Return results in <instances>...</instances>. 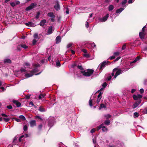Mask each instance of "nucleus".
I'll use <instances>...</instances> for the list:
<instances>
[{
    "label": "nucleus",
    "mask_w": 147,
    "mask_h": 147,
    "mask_svg": "<svg viewBox=\"0 0 147 147\" xmlns=\"http://www.w3.org/2000/svg\"><path fill=\"white\" fill-rule=\"evenodd\" d=\"M94 71V70L92 69H88L86 71H81V73L85 76H90L93 74Z\"/></svg>",
    "instance_id": "obj_1"
},
{
    "label": "nucleus",
    "mask_w": 147,
    "mask_h": 147,
    "mask_svg": "<svg viewBox=\"0 0 147 147\" xmlns=\"http://www.w3.org/2000/svg\"><path fill=\"white\" fill-rule=\"evenodd\" d=\"M115 71H116V73L114 77V78H115L118 75L123 72L122 69H118L117 68H115L113 69V72Z\"/></svg>",
    "instance_id": "obj_2"
},
{
    "label": "nucleus",
    "mask_w": 147,
    "mask_h": 147,
    "mask_svg": "<svg viewBox=\"0 0 147 147\" xmlns=\"http://www.w3.org/2000/svg\"><path fill=\"white\" fill-rule=\"evenodd\" d=\"M142 96L140 94H138L137 95H134L133 96V98L135 100H141V99L142 98Z\"/></svg>",
    "instance_id": "obj_3"
},
{
    "label": "nucleus",
    "mask_w": 147,
    "mask_h": 147,
    "mask_svg": "<svg viewBox=\"0 0 147 147\" xmlns=\"http://www.w3.org/2000/svg\"><path fill=\"white\" fill-rule=\"evenodd\" d=\"M35 5L36 4L34 3H32L30 5H29L28 7L26 8V10L27 11H28L32 9L34 7Z\"/></svg>",
    "instance_id": "obj_4"
},
{
    "label": "nucleus",
    "mask_w": 147,
    "mask_h": 147,
    "mask_svg": "<svg viewBox=\"0 0 147 147\" xmlns=\"http://www.w3.org/2000/svg\"><path fill=\"white\" fill-rule=\"evenodd\" d=\"M141 101V100H138L136 102L132 105L133 108L134 109L137 107L139 104L140 103Z\"/></svg>",
    "instance_id": "obj_5"
},
{
    "label": "nucleus",
    "mask_w": 147,
    "mask_h": 147,
    "mask_svg": "<svg viewBox=\"0 0 147 147\" xmlns=\"http://www.w3.org/2000/svg\"><path fill=\"white\" fill-rule=\"evenodd\" d=\"M108 62L105 61H104L101 63L99 65V66L100 67V69H102L105 66V65L107 64Z\"/></svg>",
    "instance_id": "obj_6"
},
{
    "label": "nucleus",
    "mask_w": 147,
    "mask_h": 147,
    "mask_svg": "<svg viewBox=\"0 0 147 147\" xmlns=\"http://www.w3.org/2000/svg\"><path fill=\"white\" fill-rule=\"evenodd\" d=\"M109 16V14H107L105 16H104L102 18L100 19V21L101 22H105L107 20Z\"/></svg>",
    "instance_id": "obj_7"
},
{
    "label": "nucleus",
    "mask_w": 147,
    "mask_h": 147,
    "mask_svg": "<svg viewBox=\"0 0 147 147\" xmlns=\"http://www.w3.org/2000/svg\"><path fill=\"white\" fill-rule=\"evenodd\" d=\"M53 32V27L51 26L49 27L48 30L47 31V33L48 34H51Z\"/></svg>",
    "instance_id": "obj_8"
},
{
    "label": "nucleus",
    "mask_w": 147,
    "mask_h": 147,
    "mask_svg": "<svg viewBox=\"0 0 147 147\" xmlns=\"http://www.w3.org/2000/svg\"><path fill=\"white\" fill-rule=\"evenodd\" d=\"M147 34V32H140L139 33V36L141 39L144 38V36Z\"/></svg>",
    "instance_id": "obj_9"
},
{
    "label": "nucleus",
    "mask_w": 147,
    "mask_h": 147,
    "mask_svg": "<svg viewBox=\"0 0 147 147\" xmlns=\"http://www.w3.org/2000/svg\"><path fill=\"white\" fill-rule=\"evenodd\" d=\"M13 103L16 105L17 107H19L21 105V103L18 100H13Z\"/></svg>",
    "instance_id": "obj_10"
},
{
    "label": "nucleus",
    "mask_w": 147,
    "mask_h": 147,
    "mask_svg": "<svg viewBox=\"0 0 147 147\" xmlns=\"http://www.w3.org/2000/svg\"><path fill=\"white\" fill-rule=\"evenodd\" d=\"M30 125L31 127H33L36 125V122L35 120L31 121L30 122Z\"/></svg>",
    "instance_id": "obj_11"
},
{
    "label": "nucleus",
    "mask_w": 147,
    "mask_h": 147,
    "mask_svg": "<svg viewBox=\"0 0 147 147\" xmlns=\"http://www.w3.org/2000/svg\"><path fill=\"white\" fill-rule=\"evenodd\" d=\"M61 40V37L60 36H58L55 39V42L57 44L59 43Z\"/></svg>",
    "instance_id": "obj_12"
},
{
    "label": "nucleus",
    "mask_w": 147,
    "mask_h": 147,
    "mask_svg": "<svg viewBox=\"0 0 147 147\" xmlns=\"http://www.w3.org/2000/svg\"><path fill=\"white\" fill-rule=\"evenodd\" d=\"M25 25L27 26H34V23L30 22H29L28 23H26Z\"/></svg>",
    "instance_id": "obj_13"
},
{
    "label": "nucleus",
    "mask_w": 147,
    "mask_h": 147,
    "mask_svg": "<svg viewBox=\"0 0 147 147\" xmlns=\"http://www.w3.org/2000/svg\"><path fill=\"white\" fill-rule=\"evenodd\" d=\"M20 2L19 1H17L15 2H11L10 3L11 5L13 7H14L16 5L19 4Z\"/></svg>",
    "instance_id": "obj_14"
},
{
    "label": "nucleus",
    "mask_w": 147,
    "mask_h": 147,
    "mask_svg": "<svg viewBox=\"0 0 147 147\" xmlns=\"http://www.w3.org/2000/svg\"><path fill=\"white\" fill-rule=\"evenodd\" d=\"M46 22V21L44 19L42 20L41 21V22L40 23V26H44Z\"/></svg>",
    "instance_id": "obj_15"
},
{
    "label": "nucleus",
    "mask_w": 147,
    "mask_h": 147,
    "mask_svg": "<svg viewBox=\"0 0 147 147\" xmlns=\"http://www.w3.org/2000/svg\"><path fill=\"white\" fill-rule=\"evenodd\" d=\"M34 75V73H31V71L30 72L29 74H26L25 75V76L26 78H29L32 76Z\"/></svg>",
    "instance_id": "obj_16"
},
{
    "label": "nucleus",
    "mask_w": 147,
    "mask_h": 147,
    "mask_svg": "<svg viewBox=\"0 0 147 147\" xmlns=\"http://www.w3.org/2000/svg\"><path fill=\"white\" fill-rule=\"evenodd\" d=\"M54 7L57 10H58L60 9V6L58 3H57L54 6Z\"/></svg>",
    "instance_id": "obj_17"
},
{
    "label": "nucleus",
    "mask_w": 147,
    "mask_h": 147,
    "mask_svg": "<svg viewBox=\"0 0 147 147\" xmlns=\"http://www.w3.org/2000/svg\"><path fill=\"white\" fill-rule=\"evenodd\" d=\"M48 15L49 16L53 18H54L55 17V16L54 15L53 13L49 12L48 14Z\"/></svg>",
    "instance_id": "obj_18"
},
{
    "label": "nucleus",
    "mask_w": 147,
    "mask_h": 147,
    "mask_svg": "<svg viewBox=\"0 0 147 147\" xmlns=\"http://www.w3.org/2000/svg\"><path fill=\"white\" fill-rule=\"evenodd\" d=\"M104 116L106 119H108L109 118L111 117V115L110 114H107L104 115Z\"/></svg>",
    "instance_id": "obj_19"
},
{
    "label": "nucleus",
    "mask_w": 147,
    "mask_h": 147,
    "mask_svg": "<svg viewBox=\"0 0 147 147\" xmlns=\"http://www.w3.org/2000/svg\"><path fill=\"white\" fill-rule=\"evenodd\" d=\"M33 37L34 39H37V40H38L39 39L38 34L37 33L34 34V35Z\"/></svg>",
    "instance_id": "obj_20"
},
{
    "label": "nucleus",
    "mask_w": 147,
    "mask_h": 147,
    "mask_svg": "<svg viewBox=\"0 0 147 147\" xmlns=\"http://www.w3.org/2000/svg\"><path fill=\"white\" fill-rule=\"evenodd\" d=\"M124 10L123 8H120V9H117L116 11V13H121L122 11Z\"/></svg>",
    "instance_id": "obj_21"
},
{
    "label": "nucleus",
    "mask_w": 147,
    "mask_h": 147,
    "mask_svg": "<svg viewBox=\"0 0 147 147\" xmlns=\"http://www.w3.org/2000/svg\"><path fill=\"white\" fill-rule=\"evenodd\" d=\"M114 8V7L113 5H110L109 7L108 10L109 11H111Z\"/></svg>",
    "instance_id": "obj_22"
},
{
    "label": "nucleus",
    "mask_w": 147,
    "mask_h": 147,
    "mask_svg": "<svg viewBox=\"0 0 147 147\" xmlns=\"http://www.w3.org/2000/svg\"><path fill=\"white\" fill-rule=\"evenodd\" d=\"M110 120L109 119H106L105 122V125H109L110 124Z\"/></svg>",
    "instance_id": "obj_23"
},
{
    "label": "nucleus",
    "mask_w": 147,
    "mask_h": 147,
    "mask_svg": "<svg viewBox=\"0 0 147 147\" xmlns=\"http://www.w3.org/2000/svg\"><path fill=\"white\" fill-rule=\"evenodd\" d=\"M38 110L39 111L42 112H44L45 111V109L42 107H39Z\"/></svg>",
    "instance_id": "obj_24"
},
{
    "label": "nucleus",
    "mask_w": 147,
    "mask_h": 147,
    "mask_svg": "<svg viewBox=\"0 0 147 147\" xmlns=\"http://www.w3.org/2000/svg\"><path fill=\"white\" fill-rule=\"evenodd\" d=\"M102 130L103 131H107V129L106 128L104 125H102Z\"/></svg>",
    "instance_id": "obj_25"
},
{
    "label": "nucleus",
    "mask_w": 147,
    "mask_h": 147,
    "mask_svg": "<svg viewBox=\"0 0 147 147\" xmlns=\"http://www.w3.org/2000/svg\"><path fill=\"white\" fill-rule=\"evenodd\" d=\"M4 62L5 63H11V60L9 59H5L4 61Z\"/></svg>",
    "instance_id": "obj_26"
},
{
    "label": "nucleus",
    "mask_w": 147,
    "mask_h": 147,
    "mask_svg": "<svg viewBox=\"0 0 147 147\" xmlns=\"http://www.w3.org/2000/svg\"><path fill=\"white\" fill-rule=\"evenodd\" d=\"M106 107V106L103 104H100V107L99 108V109L100 110L102 108H105Z\"/></svg>",
    "instance_id": "obj_27"
},
{
    "label": "nucleus",
    "mask_w": 147,
    "mask_h": 147,
    "mask_svg": "<svg viewBox=\"0 0 147 147\" xmlns=\"http://www.w3.org/2000/svg\"><path fill=\"white\" fill-rule=\"evenodd\" d=\"M38 71V69L37 68H35L32 70L31 71L32 73H34V74H35V73Z\"/></svg>",
    "instance_id": "obj_28"
},
{
    "label": "nucleus",
    "mask_w": 147,
    "mask_h": 147,
    "mask_svg": "<svg viewBox=\"0 0 147 147\" xmlns=\"http://www.w3.org/2000/svg\"><path fill=\"white\" fill-rule=\"evenodd\" d=\"M120 53L119 52H115L113 54V55L115 57L116 56H118L119 55Z\"/></svg>",
    "instance_id": "obj_29"
},
{
    "label": "nucleus",
    "mask_w": 147,
    "mask_h": 147,
    "mask_svg": "<svg viewBox=\"0 0 147 147\" xmlns=\"http://www.w3.org/2000/svg\"><path fill=\"white\" fill-rule=\"evenodd\" d=\"M21 47H22L24 49H27L28 47L26 45H25V44L21 45Z\"/></svg>",
    "instance_id": "obj_30"
},
{
    "label": "nucleus",
    "mask_w": 147,
    "mask_h": 147,
    "mask_svg": "<svg viewBox=\"0 0 147 147\" xmlns=\"http://www.w3.org/2000/svg\"><path fill=\"white\" fill-rule=\"evenodd\" d=\"M103 125H104V124L103 123H102V124H101L99 126H98L97 127V130H99L101 128H102Z\"/></svg>",
    "instance_id": "obj_31"
},
{
    "label": "nucleus",
    "mask_w": 147,
    "mask_h": 147,
    "mask_svg": "<svg viewBox=\"0 0 147 147\" xmlns=\"http://www.w3.org/2000/svg\"><path fill=\"white\" fill-rule=\"evenodd\" d=\"M19 117L20 119H22L23 121H24L26 119L25 117L23 115H20Z\"/></svg>",
    "instance_id": "obj_32"
},
{
    "label": "nucleus",
    "mask_w": 147,
    "mask_h": 147,
    "mask_svg": "<svg viewBox=\"0 0 147 147\" xmlns=\"http://www.w3.org/2000/svg\"><path fill=\"white\" fill-rule=\"evenodd\" d=\"M24 137V135H22V136H20V137L19 138V141L20 142H21L23 140V139L22 138H23Z\"/></svg>",
    "instance_id": "obj_33"
},
{
    "label": "nucleus",
    "mask_w": 147,
    "mask_h": 147,
    "mask_svg": "<svg viewBox=\"0 0 147 147\" xmlns=\"http://www.w3.org/2000/svg\"><path fill=\"white\" fill-rule=\"evenodd\" d=\"M134 115L135 117H134V118L137 117H138L139 116V113H138L137 112H135Z\"/></svg>",
    "instance_id": "obj_34"
},
{
    "label": "nucleus",
    "mask_w": 147,
    "mask_h": 147,
    "mask_svg": "<svg viewBox=\"0 0 147 147\" xmlns=\"http://www.w3.org/2000/svg\"><path fill=\"white\" fill-rule=\"evenodd\" d=\"M57 66L59 67L61 66V64L59 60L57 61L56 62Z\"/></svg>",
    "instance_id": "obj_35"
},
{
    "label": "nucleus",
    "mask_w": 147,
    "mask_h": 147,
    "mask_svg": "<svg viewBox=\"0 0 147 147\" xmlns=\"http://www.w3.org/2000/svg\"><path fill=\"white\" fill-rule=\"evenodd\" d=\"M24 65L25 67H30V65L28 63H25Z\"/></svg>",
    "instance_id": "obj_36"
},
{
    "label": "nucleus",
    "mask_w": 147,
    "mask_h": 147,
    "mask_svg": "<svg viewBox=\"0 0 147 147\" xmlns=\"http://www.w3.org/2000/svg\"><path fill=\"white\" fill-rule=\"evenodd\" d=\"M40 14V13L39 12H37V14L35 16L36 19H38V18Z\"/></svg>",
    "instance_id": "obj_37"
},
{
    "label": "nucleus",
    "mask_w": 147,
    "mask_h": 147,
    "mask_svg": "<svg viewBox=\"0 0 147 147\" xmlns=\"http://www.w3.org/2000/svg\"><path fill=\"white\" fill-rule=\"evenodd\" d=\"M33 66L34 67H37L40 66V65L39 64H35L33 65Z\"/></svg>",
    "instance_id": "obj_38"
},
{
    "label": "nucleus",
    "mask_w": 147,
    "mask_h": 147,
    "mask_svg": "<svg viewBox=\"0 0 147 147\" xmlns=\"http://www.w3.org/2000/svg\"><path fill=\"white\" fill-rule=\"evenodd\" d=\"M45 95L43 94H40L39 96V99H41L42 98L44 97Z\"/></svg>",
    "instance_id": "obj_39"
},
{
    "label": "nucleus",
    "mask_w": 147,
    "mask_h": 147,
    "mask_svg": "<svg viewBox=\"0 0 147 147\" xmlns=\"http://www.w3.org/2000/svg\"><path fill=\"white\" fill-rule=\"evenodd\" d=\"M89 104L90 107H92V100L91 99H90L89 101Z\"/></svg>",
    "instance_id": "obj_40"
},
{
    "label": "nucleus",
    "mask_w": 147,
    "mask_h": 147,
    "mask_svg": "<svg viewBox=\"0 0 147 147\" xmlns=\"http://www.w3.org/2000/svg\"><path fill=\"white\" fill-rule=\"evenodd\" d=\"M84 56L86 57H90V55L88 54L85 53L84 54Z\"/></svg>",
    "instance_id": "obj_41"
},
{
    "label": "nucleus",
    "mask_w": 147,
    "mask_h": 147,
    "mask_svg": "<svg viewBox=\"0 0 147 147\" xmlns=\"http://www.w3.org/2000/svg\"><path fill=\"white\" fill-rule=\"evenodd\" d=\"M78 68L80 70H84L83 68L81 65H78Z\"/></svg>",
    "instance_id": "obj_42"
},
{
    "label": "nucleus",
    "mask_w": 147,
    "mask_h": 147,
    "mask_svg": "<svg viewBox=\"0 0 147 147\" xmlns=\"http://www.w3.org/2000/svg\"><path fill=\"white\" fill-rule=\"evenodd\" d=\"M127 1H123L121 3V4L122 6L124 5L125 4L127 3Z\"/></svg>",
    "instance_id": "obj_43"
},
{
    "label": "nucleus",
    "mask_w": 147,
    "mask_h": 147,
    "mask_svg": "<svg viewBox=\"0 0 147 147\" xmlns=\"http://www.w3.org/2000/svg\"><path fill=\"white\" fill-rule=\"evenodd\" d=\"M37 42V40L36 39H33V41H32V44L33 45H34L36 44V42Z\"/></svg>",
    "instance_id": "obj_44"
},
{
    "label": "nucleus",
    "mask_w": 147,
    "mask_h": 147,
    "mask_svg": "<svg viewBox=\"0 0 147 147\" xmlns=\"http://www.w3.org/2000/svg\"><path fill=\"white\" fill-rule=\"evenodd\" d=\"M3 119L6 122H8L9 120V119L7 118H4Z\"/></svg>",
    "instance_id": "obj_45"
},
{
    "label": "nucleus",
    "mask_w": 147,
    "mask_h": 147,
    "mask_svg": "<svg viewBox=\"0 0 147 147\" xmlns=\"http://www.w3.org/2000/svg\"><path fill=\"white\" fill-rule=\"evenodd\" d=\"M20 71L21 72H26V70L25 69L22 68L20 69Z\"/></svg>",
    "instance_id": "obj_46"
},
{
    "label": "nucleus",
    "mask_w": 147,
    "mask_h": 147,
    "mask_svg": "<svg viewBox=\"0 0 147 147\" xmlns=\"http://www.w3.org/2000/svg\"><path fill=\"white\" fill-rule=\"evenodd\" d=\"M129 69V68H126L124 69L123 68H122V72L123 71H127Z\"/></svg>",
    "instance_id": "obj_47"
},
{
    "label": "nucleus",
    "mask_w": 147,
    "mask_h": 147,
    "mask_svg": "<svg viewBox=\"0 0 147 147\" xmlns=\"http://www.w3.org/2000/svg\"><path fill=\"white\" fill-rule=\"evenodd\" d=\"M146 28L145 26H144L142 28V32H146V31H145V28Z\"/></svg>",
    "instance_id": "obj_48"
},
{
    "label": "nucleus",
    "mask_w": 147,
    "mask_h": 147,
    "mask_svg": "<svg viewBox=\"0 0 147 147\" xmlns=\"http://www.w3.org/2000/svg\"><path fill=\"white\" fill-rule=\"evenodd\" d=\"M102 93L101 92H100L98 95V98H101V96H102Z\"/></svg>",
    "instance_id": "obj_49"
},
{
    "label": "nucleus",
    "mask_w": 147,
    "mask_h": 147,
    "mask_svg": "<svg viewBox=\"0 0 147 147\" xmlns=\"http://www.w3.org/2000/svg\"><path fill=\"white\" fill-rule=\"evenodd\" d=\"M23 129H24V131H26L27 129V125H25L24 126Z\"/></svg>",
    "instance_id": "obj_50"
},
{
    "label": "nucleus",
    "mask_w": 147,
    "mask_h": 147,
    "mask_svg": "<svg viewBox=\"0 0 147 147\" xmlns=\"http://www.w3.org/2000/svg\"><path fill=\"white\" fill-rule=\"evenodd\" d=\"M126 48V45L125 44H124L123 47H122V50H123L125 49Z\"/></svg>",
    "instance_id": "obj_51"
},
{
    "label": "nucleus",
    "mask_w": 147,
    "mask_h": 147,
    "mask_svg": "<svg viewBox=\"0 0 147 147\" xmlns=\"http://www.w3.org/2000/svg\"><path fill=\"white\" fill-rule=\"evenodd\" d=\"M7 108L9 109H11L12 108V107L11 105H8L7 106Z\"/></svg>",
    "instance_id": "obj_52"
},
{
    "label": "nucleus",
    "mask_w": 147,
    "mask_h": 147,
    "mask_svg": "<svg viewBox=\"0 0 147 147\" xmlns=\"http://www.w3.org/2000/svg\"><path fill=\"white\" fill-rule=\"evenodd\" d=\"M29 105H31L33 106H34V107L35 108H36V106L34 105V103H33V102H32V101H31V102H30L29 103Z\"/></svg>",
    "instance_id": "obj_53"
},
{
    "label": "nucleus",
    "mask_w": 147,
    "mask_h": 147,
    "mask_svg": "<svg viewBox=\"0 0 147 147\" xmlns=\"http://www.w3.org/2000/svg\"><path fill=\"white\" fill-rule=\"evenodd\" d=\"M95 131V129L93 128L91 130L90 132L92 133H94Z\"/></svg>",
    "instance_id": "obj_54"
},
{
    "label": "nucleus",
    "mask_w": 147,
    "mask_h": 147,
    "mask_svg": "<svg viewBox=\"0 0 147 147\" xmlns=\"http://www.w3.org/2000/svg\"><path fill=\"white\" fill-rule=\"evenodd\" d=\"M101 99V98H98L97 99L96 102L98 104L100 102Z\"/></svg>",
    "instance_id": "obj_55"
},
{
    "label": "nucleus",
    "mask_w": 147,
    "mask_h": 147,
    "mask_svg": "<svg viewBox=\"0 0 147 147\" xmlns=\"http://www.w3.org/2000/svg\"><path fill=\"white\" fill-rule=\"evenodd\" d=\"M72 43H69L68 44L67 46V48H69L72 45Z\"/></svg>",
    "instance_id": "obj_56"
},
{
    "label": "nucleus",
    "mask_w": 147,
    "mask_h": 147,
    "mask_svg": "<svg viewBox=\"0 0 147 147\" xmlns=\"http://www.w3.org/2000/svg\"><path fill=\"white\" fill-rule=\"evenodd\" d=\"M89 24L88 22H86L85 24V26L87 28H88L89 27Z\"/></svg>",
    "instance_id": "obj_57"
},
{
    "label": "nucleus",
    "mask_w": 147,
    "mask_h": 147,
    "mask_svg": "<svg viewBox=\"0 0 147 147\" xmlns=\"http://www.w3.org/2000/svg\"><path fill=\"white\" fill-rule=\"evenodd\" d=\"M121 58V57H119L116 58V59L114 61L115 62L117 61Z\"/></svg>",
    "instance_id": "obj_58"
},
{
    "label": "nucleus",
    "mask_w": 147,
    "mask_h": 147,
    "mask_svg": "<svg viewBox=\"0 0 147 147\" xmlns=\"http://www.w3.org/2000/svg\"><path fill=\"white\" fill-rule=\"evenodd\" d=\"M144 90L142 88L140 90V92L141 94H142L144 93Z\"/></svg>",
    "instance_id": "obj_59"
},
{
    "label": "nucleus",
    "mask_w": 147,
    "mask_h": 147,
    "mask_svg": "<svg viewBox=\"0 0 147 147\" xmlns=\"http://www.w3.org/2000/svg\"><path fill=\"white\" fill-rule=\"evenodd\" d=\"M82 51L83 52L85 53H86L87 52V50L85 49H82Z\"/></svg>",
    "instance_id": "obj_60"
},
{
    "label": "nucleus",
    "mask_w": 147,
    "mask_h": 147,
    "mask_svg": "<svg viewBox=\"0 0 147 147\" xmlns=\"http://www.w3.org/2000/svg\"><path fill=\"white\" fill-rule=\"evenodd\" d=\"M21 47H21V45H19L17 47V49L18 50L20 51L21 49Z\"/></svg>",
    "instance_id": "obj_61"
},
{
    "label": "nucleus",
    "mask_w": 147,
    "mask_h": 147,
    "mask_svg": "<svg viewBox=\"0 0 147 147\" xmlns=\"http://www.w3.org/2000/svg\"><path fill=\"white\" fill-rule=\"evenodd\" d=\"M115 58V56H114L113 55V56H111L110 57L109 59H111V60H112V59H114Z\"/></svg>",
    "instance_id": "obj_62"
},
{
    "label": "nucleus",
    "mask_w": 147,
    "mask_h": 147,
    "mask_svg": "<svg viewBox=\"0 0 147 147\" xmlns=\"http://www.w3.org/2000/svg\"><path fill=\"white\" fill-rule=\"evenodd\" d=\"M107 85V84L106 82L102 84V86L103 87L105 88Z\"/></svg>",
    "instance_id": "obj_63"
},
{
    "label": "nucleus",
    "mask_w": 147,
    "mask_h": 147,
    "mask_svg": "<svg viewBox=\"0 0 147 147\" xmlns=\"http://www.w3.org/2000/svg\"><path fill=\"white\" fill-rule=\"evenodd\" d=\"M111 78H112L111 76H109L108 77L107 79L108 81H109L111 80Z\"/></svg>",
    "instance_id": "obj_64"
}]
</instances>
